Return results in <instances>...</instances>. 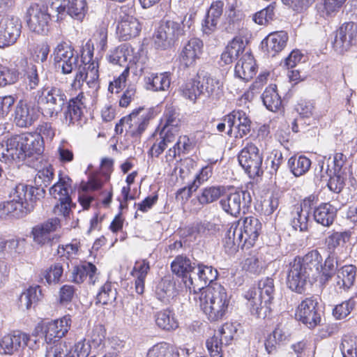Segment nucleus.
I'll list each match as a JSON object with an SVG mask.
<instances>
[{"instance_id": "nucleus-34", "label": "nucleus", "mask_w": 357, "mask_h": 357, "mask_svg": "<svg viewBox=\"0 0 357 357\" xmlns=\"http://www.w3.org/2000/svg\"><path fill=\"white\" fill-rule=\"evenodd\" d=\"M59 224V218H52L33 227L31 233L34 241L39 244H45L50 240L49 234L56 231Z\"/></svg>"}, {"instance_id": "nucleus-50", "label": "nucleus", "mask_w": 357, "mask_h": 357, "mask_svg": "<svg viewBox=\"0 0 357 357\" xmlns=\"http://www.w3.org/2000/svg\"><path fill=\"white\" fill-rule=\"evenodd\" d=\"M276 3L271 2L252 15V20L259 25H266L275 19Z\"/></svg>"}, {"instance_id": "nucleus-51", "label": "nucleus", "mask_w": 357, "mask_h": 357, "mask_svg": "<svg viewBox=\"0 0 357 357\" xmlns=\"http://www.w3.org/2000/svg\"><path fill=\"white\" fill-rule=\"evenodd\" d=\"M24 79L27 89L33 90L39 86L41 80L36 65L33 63L27 65L24 70Z\"/></svg>"}, {"instance_id": "nucleus-61", "label": "nucleus", "mask_w": 357, "mask_h": 357, "mask_svg": "<svg viewBox=\"0 0 357 357\" xmlns=\"http://www.w3.org/2000/svg\"><path fill=\"white\" fill-rule=\"evenodd\" d=\"M63 272V266L60 263L52 264L43 273V277L48 284L59 282Z\"/></svg>"}, {"instance_id": "nucleus-18", "label": "nucleus", "mask_w": 357, "mask_h": 357, "mask_svg": "<svg viewBox=\"0 0 357 357\" xmlns=\"http://www.w3.org/2000/svg\"><path fill=\"white\" fill-rule=\"evenodd\" d=\"M357 43V24L350 22L344 23L335 32L333 47L339 54L347 52Z\"/></svg>"}, {"instance_id": "nucleus-46", "label": "nucleus", "mask_w": 357, "mask_h": 357, "mask_svg": "<svg viewBox=\"0 0 357 357\" xmlns=\"http://www.w3.org/2000/svg\"><path fill=\"white\" fill-rule=\"evenodd\" d=\"M264 106L271 112L278 111L282 105V100L277 91L276 85L266 87L261 95Z\"/></svg>"}, {"instance_id": "nucleus-22", "label": "nucleus", "mask_w": 357, "mask_h": 357, "mask_svg": "<svg viewBox=\"0 0 357 357\" xmlns=\"http://www.w3.org/2000/svg\"><path fill=\"white\" fill-rule=\"evenodd\" d=\"M58 17L62 19L66 15L82 22L88 11L86 0H62L56 8Z\"/></svg>"}, {"instance_id": "nucleus-25", "label": "nucleus", "mask_w": 357, "mask_h": 357, "mask_svg": "<svg viewBox=\"0 0 357 357\" xmlns=\"http://www.w3.org/2000/svg\"><path fill=\"white\" fill-rule=\"evenodd\" d=\"M197 262H192L191 259L184 255H178L171 263V270L174 274L181 278L186 289L188 286L186 280L193 278L194 270L196 268Z\"/></svg>"}, {"instance_id": "nucleus-49", "label": "nucleus", "mask_w": 357, "mask_h": 357, "mask_svg": "<svg viewBox=\"0 0 357 357\" xmlns=\"http://www.w3.org/2000/svg\"><path fill=\"white\" fill-rule=\"evenodd\" d=\"M40 296V286L30 287L20 294L18 299L19 305L21 308L29 310L38 303Z\"/></svg>"}, {"instance_id": "nucleus-62", "label": "nucleus", "mask_w": 357, "mask_h": 357, "mask_svg": "<svg viewBox=\"0 0 357 357\" xmlns=\"http://www.w3.org/2000/svg\"><path fill=\"white\" fill-rule=\"evenodd\" d=\"M179 143L176 142L175 144L167 151L166 158L167 161H173L176 156H180L181 154H186L190 149L191 143L188 137L184 136L183 144L182 149L179 148Z\"/></svg>"}, {"instance_id": "nucleus-59", "label": "nucleus", "mask_w": 357, "mask_h": 357, "mask_svg": "<svg viewBox=\"0 0 357 357\" xmlns=\"http://www.w3.org/2000/svg\"><path fill=\"white\" fill-rule=\"evenodd\" d=\"M160 141L158 143H155L151 147L149 151V154L151 155V157H159L163 151L167 147L169 143L172 142L175 137H174L173 135H166L160 132Z\"/></svg>"}, {"instance_id": "nucleus-14", "label": "nucleus", "mask_w": 357, "mask_h": 357, "mask_svg": "<svg viewBox=\"0 0 357 357\" xmlns=\"http://www.w3.org/2000/svg\"><path fill=\"white\" fill-rule=\"evenodd\" d=\"M88 54L89 55V59L86 62V58L82 57V62L84 63V66L82 68L79 66L78 71L72 83V87L75 89L80 88L84 82H86L90 88L98 89V64L93 61L91 62L93 57V52L89 51Z\"/></svg>"}, {"instance_id": "nucleus-9", "label": "nucleus", "mask_w": 357, "mask_h": 357, "mask_svg": "<svg viewBox=\"0 0 357 357\" xmlns=\"http://www.w3.org/2000/svg\"><path fill=\"white\" fill-rule=\"evenodd\" d=\"M239 165L251 178L263 174V156L254 144H248L238 153Z\"/></svg>"}, {"instance_id": "nucleus-12", "label": "nucleus", "mask_w": 357, "mask_h": 357, "mask_svg": "<svg viewBox=\"0 0 357 357\" xmlns=\"http://www.w3.org/2000/svg\"><path fill=\"white\" fill-rule=\"evenodd\" d=\"M25 17L27 26L31 31L42 35L48 32L51 15L47 6L39 4L30 6Z\"/></svg>"}, {"instance_id": "nucleus-39", "label": "nucleus", "mask_w": 357, "mask_h": 357, "mask_svg": "<svg viewBox=\"0 0 357 357\" xmlns=\"http://www.w3.org/2000/svg\"><path fill=\"white\" fill-rule=\"evenodd\" d=\"M96 271V266L93 264L84 261L73 268L70 276L71 281L79 284L83 282L88 277L89 282L94 284V277Z\"/></svg>"}, {"instance_id": "nucleus-15", "label": "nucleus", "mask_w": 357, "mask_h": 357, "mask_svg": "<svg viewBox=\"0 0 357 357\" xmlns=\"http://www.w3.org/2000/svg\"><path fill=\"white\" fill-rule=\"evenodd\" d=\"M196 267L197 272L194 273L193 278H190L186 280L190 293L197 294L202 292L208 285L215 281L218 276V272L211 266L205 265L203 263H197Z\"/></svg>"}, {"instance_id": "nucleus-58", "label": "nucleus", "mask_w": 357, "mask_h": 357, "mask_svg": "<svg viewBox=\"0 0 357 357\" xmlns=\"http://www.w3.org/2000/svg\"><path fill=\"white\" fill-rule=\"evenodd\" d=\"M69 355L70 349L66 342H57L47 346L45 357H69Z\"/></svg>"}, {"instance_id": "nucleus-6", "label": "nucleus", "mask_w": 357, "mask_h": 357, "mask_svg": "<svg viewBox=\"0 0 357 357\" xmlns=\"http://www.w3.org/2000/svg\"><path fill=\"white\" fill-rule=\"evenodd\" d=\"M167 20L162 22L154 35V45L157 50H165L172 47L178 38L185 35L192 25L191 15Z\"/></svg>"}, {"instance_id": "nucleus-47", "label": "nucleus", "mask_w": 357, "mask_h": 357, "mask_svg": "<svg viewBox=\"0 0 357 357\" xmlns=\"http://www.w3.org/2000/svg\"><path fill=\"white\" fill-rule=\"evenodd\" d=\"M287 163L291 172L296 177L307 173L312 164L311 160L303 155L291 156Z\"/></svg>"}, {"instance_id": "nucleus-42", "label": "nucleus", "mask_w": 357, "mask_h": 357, "mask_svg": "<svg viewBox=\"0 0 357 357\" xmlns=\"http://www.w3.org/2000/svg\"><path fill=\"white\" fill-rule=\"evenodd\" d=\"M177 294L176 283L171 277L162 278L156 287L155 295L158 300L163 303L169 302Z\"/></svg>"}, {"instance_id": "nucleus-64", "label": "nucleus", "mask_w": 357, "mask_h": 357, "mask_svg": "<svg viewBox=\"0 0 357 357\" xmlns=\"http://www.w3.org/2000/svg\"><path fill=\"white\" fill-rule=\"evenodd\" d=\"M356 304L354 299H349L341 304L337 305L333 310V314L337 319H342L347 317L354 309Z\"/></svg>"}, {"instance_id": "nucleus-38", "label": "nucleus", "mask_w": 357, "mask_h": 357, "mask_svg": "<svg viewBox=\"0 0 357 357\" xmlns=\"http://www.w3.org/2000/svg\"><path fill=\"white\" fill-rule=\"evenodd\" d=\"M357 268L354 265H344L340 268L336 269L335 275V283L340 289H349L353 286L356 276Z\"/></svg>"}, {"instance_id": "nucleus-41", "label": "nucleus", "mask_w": 357, "mask_h": 357, "mask_svg": "<svg viewBox=\"0 0 357 357\" xmlns=\"http://www.w3.org/2000/svg\"><path fill=\"white\" fill-rule=\"evenodd\" d=\"M154 319L155 324L163 331H174L178 327V322L175 317L173 310L166 308L155 313Z\"/></svg>"}, {"instance_id": "nucleus-31", "label": "nucleus", "mask_w": 357, "mask_h": 357, "mask_svg": "<svg viewBox=\"0 0 357 357\" xmlns=\"http://www.w3.org/2000/svg\"><path fill=\"white\" fill-rule=\"evenodd\" d=\"M245 44L241 36L234 37L227 45L221 54V62L225 65L231 63L234 60L241 57L245 53Z\"/></svg>"}, {"instance_id": "nucleus-53", "label": "nucleus", "mask_w": 357, "mask_h": 357, "mask_svg": "<svg viewBox=\"0 0 357 357\" xmlns=\"http://www.w3.org/2000/svg\"><path fill=\"white\" fill-rule=\"evenodd\" d=\"M128 56V47L126 44H123L111 51L107 56V59L110 63L123 66L127 62Z\"/></svg>"}, {"instance_id": "nucleus-45", "label": "nucleus", "mask_w": 357, "mask_h": 357, "mask_svg": "<svg viewBox=\"0 0 357 357\" xmlns=\"http://www.w3.org/2000/svg\"><path fill=\"white\" fill-rule=\"evenodd\" d=\"M310 214L301 208L294 206L291 211L290 224L296 231L305 232L308 230Z\"/></svg>"}, {"instance_id": "nucleus-11", "label": "nucleus", "mask_w": 357, "mask_h": 357, "mask_svg": "<svg viewBox=\"0 0 357 357\" xmlns=\"http://www.w3.org/2000/svg\"><path fill=\"white\" fill-rule=\"evenodd\" d=\"M66 179L65 178L60 177L59 181L49 189L50 194L59 201V203L54 207V213L58 215H63L66 218L69 217L71 208L75 206L69 195L70 185L68 181L70 179L68 177Z\"/></svg>"}, {"instance_id": "nucleus-55", "label": "nucleus", "mask_w": 357, "mask_h": 357, "mask_svg": "<svg viewBox=\"0 0 357 357\" xmlns=\"http://www.w3.org/2000/svg\"><path fill=\"white\" fill-rule=\"evenodd\" d=\"M116 290L111 282H106L97 294V303L107 305L114 301L116 298Z\"/></svg>"}, {"instance_id": "nucleus-33", "label": "nucleus", "mask_w": 357, "mask_h": 357, "mask_svg": "<svg viewBox=\"0 0 357 357\" xmlns=\"http://www.w3.org/2000/svg\"><path fill=\"white\" fill-rule=\"evenodd\" d=\"M84 95L79 93L77 96L67 100V107L63 112L66 123L73 124L81 119L83 114L84 102L82 99Z\"/></svg>"}, {"instance_id": "nucleus-54", "label": "nucleus", "mask_w": 357, "mask_h": 357, "mask_svg": "<svg viewBox=\"0 0 357 357\" xmlns=\"http://www.w3.org/2000/svg\"><path fill=\"white\" fill-rule=\"evenodd\" d=\"M243 268L250 273L259 275L264 268V261L259 255L258 257L256 255H249L243 261Z\"/></svg>"}, {"instance_id": "nucleus-19", "label": "nucleus", "mask_w": 357, "mask_h": 357, "mask_svg": "<svg viewBox=\"0 0 357 357\" xmlns=\"http://www.w3.org/2000/svg\"><path fill=\"white\" fill-rule=\"evenodd\" d=\"M204 43L198 38H192L183 43L178 51V59L185 68L194 66L203 52Z\"/></svg>"}, {"instance_id": "nucleus-63", "label": "nucleus", "mask_w": 357, "mask_h": 357, "mask_svg": "<svg viewBox=\"0 0 357 357\" xmlns=\"http://www.w3.org/2000/svg\"><path fill=\"white\" fill-rule=\"evenodd\" d=\"M222 340L218 335H214L206 342V348L211 357H222Z\"/></svg>"}, {"instance_id": "nucleus-48", "label": "nucleus", "mask_w": 357, "mask_h": 357, "mask_svg": "<svg viewBox=\"0 0 357 357\" xmlns=\"http://www.w3.org/2000/svg\"><path fill=\"white\" fill-rule=\"evenodd\" d=\"M146 357H180V354L177 348L162 342L152 346L148 350Z\"/></svg>"}, {"instance_id": "nucleus-16", "label": "nucleus", "mask_w": 357, "mask_h": 357, "mask_svg": "<svg viewBox=\"0 0 357 357\" xmlns=\"http://www.w3.org/2000/svg\"><path fill=\"white\" fill-rule=\"evenodd\" d=\"M318 304L317 297L310 296L303 300L296 310L298 320L309 328H314L321 322L322 311Z\"/></svg>"}, {"instance_id": "nucleus-20", "label": "nucleus", "mask_w": 357, "mask_h": 357, "mask_svg": "<svg viewBox=\"0 0 357 357\" xmlns=\"http://www.w3.org/2000/svg\"><path fill=\"white\" fill-rule=\"evenodd\" d=\"M197 78L202 96L213 102H217L222 97V89L219 80L203 70L197 73Z\"/></svg>"}, {"instance_id": "nucleus-43", "label": "nucleus", "mask_w": 357, "mask_h": 357, "mask_svg": "<svg viewBox=\"0 0 357 357\" xmlns=\"http://www.w3.org/2000/svg\"><path fill=\"white\" fill-rule=\"evenodd\" d=\"M150 270L149 261L146 259L136 261L131 271V275L135 278L136 292L142 294L144 290V281Z\"/></svg>"}, {"instance_id": "nucleus-36", "label": "nucleus", "mask_w": 357, "mask_h": 357, "mask_svg": "<svg viewBox=\"0 0 357 357\" xmlns=\"http://www.w3.org/2000/svg\"><path fill=\"white\" fill-rule=\"evenodd\" d=\"M145 88L152 91H167L171 84V73L164 72L161 73H152L150 76L144 77Z\"/></svg>"}, {"instance_id": "nucleus-60", "label": "nucleus", "mask_w": 357, "mask_h": 357, "mask_svg": "<svg viewBox=\"0 0 357 357\" xmlns=\"http://www.w3.org/2000/svg\"><path fill=\"white\" fill-rule=\"evenodd\" d=\"M239 119L237 121V125L235 127V137L242 138L248 135L251 129V121L246 115L245 112L240 110Z\"/></svg>"}, {"instance_id": "nucleus-4", "label": "nucleus", "mask_w": 357, "mask_h": 357, "mask_svg": "<svg viewBox=\"0 0 357 357\" xmlns=\"http://www.w3.org/2000/svg\"><path fill=\"white\" fill-rule=\"evenodd\" d=\"M258 293L257 296L255 291L250 289L245 294L250 313L257 318L269 317L275 294L273 278H261L258 282Z\"/></svg>"}, {"instance_id": "nucleus-26", "label": "nucleus", "mask_w": 357, "mask_h": 357, "mask_svg": "<svg viewBox=\"0 0 357 357\" xmlns=\"http://www.w3.org/2000/svg\"><path fill=\"white\" fill-rule=\"evenodd\" d=\"M288 35L285 31L273 32L261 43V49L268 55L274 56L287 45Z\"/></svg>"}, {"instance_id": "nucleus-44", "label": "nucleus", "mask_w": 357, "mask_h": 357, "mask_svg": "<svg viewBox=\"0 0 357 357\" xmlns=\"http://www.w3.org/2000/svg\"><path fill=\"white\" fill-rule=\"evenodd\" d=\"M224 192V186L208 185L201 189L197 199L199 204L205 206L218 200Z\"/></svg>"}, {"instance_id": "nucleus-28", "label": "nucleus", "mask_w": 357, "mask_h": 357, "mask_svg": "<svg viewBox=\"0 0 357 357\" xmlns=\"http://www.w3.org/2000/svg\"><path fill=\"white\" fill-rule=\"evenodd\" d=\"M262 225L259 220L254 216L245 218L243 226L238 227L243 233V244H247V248L254 245L258 239Z\"/></svg>"}, {"instance_id": "nucleus-10", "label": "nucleus", "mask_w": 357, "mask_h": 357, "mask_svg": "<svg viewBox=\"0 0 357 357\" xmlns=\"http://www.w3.org/2000/svg\"><path fill=\"white\" fill-rule=\"evenodd\" d=\"M252 203V197L248 190H235L222 196L220 205L227 214L238 217L241 213H245Z\"/></svg>"}, {"instance_id": "nucleus-57", "label": "nucleus", "mask_w": 357, "mask_h": 357, "mask_svg": "<svg viewBox=\"0 0 357 357\" xmlns=\"http://www.w3.org/2000/svg\"><path fill=\"white\" fill-rule=\"evenodd\" d=\"M340 349L342 357H357V337L344 336Z\"/></svg>"}, {"instance_id": "nucleus-32", "label": "nucleus", "mask_w": 357, "mask_h": 357, "mask_svg": "<svg viewBox=\"0 0 357 357\" xmlns=\"http://www.w3.org/2000/svg\"><path fill=\"white\" fill-rule=\"evenodd\" d=\"M180 124L179 114L173 107H168L165 109L162 117L160 119L159 128L160 132L166 135H173L175 137L178 132Z\"/></svg>"}, {"instance_id": "nucleus-24", "label": "nucleus", "mask_w": 357, "mask_h": 357, "mask_svg": "<svg viewBox=\"0 0 357 357\" xmlns=\"http://www.w3.org/2000/svg\"><path fill=\"white\" fill-rule=\"evenodd\" d=\"M257 67L253 55L250 52H245L238 59L234 68L236 77L248 82L256 75Z\"/></svg>"}, {"instance_id": "nucleus-37", "label": "nucleus", "mask_w": 357, "mask_h": 357, "mask_svg": "<svg viewBox=\"0 0 357 357\" xmlns=\"http://www.w3.org/2000/svg\"><path fill=\"white\" fill-rule=\"evenodd\" d=\"M141 24L139 21L132 17H127L119 22L117 26V33L121 40L126 41L137 36L141 31Z\"/></svg>"}, {"instance_id": "nucleus-23", "label": "nucleus", "mask_w": 357, "mask_h": 357, "mask_svg": "<svg viewBox=\"0 0 357 357\" xmlns=\"http://www.w3.org/2000/svg\"><path fill=\"white\" fill-rule=\"evenodd\" d=\"M38 109L33 102L20 100L15 111V122L18 127L26 128L31 126L38 119Z\"/></svg>"}, {"instance_id": "nucleus-17", "label": "nucleus", "mask_w": 357, "mask_h": 357, "mask_svg": "<svg viewBox=\"0 0 357 357\" xmlns=\"http://www.w3.org/2000/svg\"><path fill=\"white\" fill-rule=\"evenodd\" d=\"M22 31L20 20L15 16H7L0 20V48L14 45Z\"/></svg>"}, {"instance_id": "nucleus-56", "label": "nucleus", "mask_w": 357, "mask_h": 357, "mask_svg": "<svg viewBox=\"0 0 357 357\" xmlns=\"http://www.w3.org/2000/svg\"><path fill=\"white\" fill-rule=\"evenodd\" d=\"M197 83L198 82L196 75L194 78L187 81L183 85H182L181 90L183 96L194 102L198 97L202 96L199 84H197Z\"/></svg>"}, {"instance_id": "nucleus-35", "label": "nucleus", "mask_w": 357, "mask_h": 357, "mask_svg": "<svg viewBox=\"0 0 357 357\" xmlns=\"http://www.w3.org/2000/svg\"><path fill=\"white\" fill-rule=\"evenodd\" d=\"M243 233L238 225H231L226 231L222 239L225 248L229 252H235L239 248H247V244H243Z\"/></svg>"}, {"instance_id": "nucleus-30", "label": "nucleus", "mask_w": 357, "mask_h": 357, "mask_svg": "<svg viewBox=\"0 0 357 357\" xmlns=\"http://www.w3.org/2000/svg\"><path fill=\"white\" fill-rule=\"evenodd\" d=\"M337 208L329 202H322L312 211L313 220L319 225L329 227L336 217Z\"/></svg>"}, {"instance_id": "nucleus-1", "label": "nucleus", "mask_w": 357, "mask_h": 357, "mask_svg": "<svg viewBox=\"0 0 357 357\" xmlns=\"http://www.w3.org/2000/svg\"><path fill=\"white\" fill-rule=\"evenodd\" d=\"M333 261L331 258L324 259L314 249L304 256H297L288 265L286 283L292 291L302 294L307 284L312 285L319 280L325 284L333 278Z\"/></svg>"}, {"instance_id": "nucleus-29", "label": "nucleus", "mask_w": 357, "mask_h": 357, "mask_svg": "<svg viewBox=\"0 0 357 357\" xmlns=\"http://www.w3.org/2000/svg\"><path fill=\"white\" fill-rule=\"evenodd\" d=\"M351 234L349 231H333L326 238L325 244L328 251V255L325 259L331 258L333 261V275L335 274L338 261L335 254V249L348 242L350 239Z\"/></svg>"}, {"instance_id": "nucleus-2", "label": "nucleus", "mask_w": 357, "mask_h": 357, "mask_svg": "<svg viewBox=\"0 0 357 357\" xmlns=\"http://www.w3.org/2000/svg\"><path fill=\"white\" fill-rule=\"evenodd\" d=\"M45 150V142L40 135L26 132L16 135L0 143V160L5 163L14 161L34 162L40 161Z\"/></svg>"}, {"instance_id": "nucleus-13", "label": "nucleus", "mask_w": 357, "mask_h": 357, "mask_svg": "<svg viewBox=\"0 0 357 357\" xmlns=\"http://www.w3.org/2000/svg\"><path fill=\"white\" fill-rule=\"evenodd\" d=\"M154 110L152 108L144 109V107H139L126 116V133L134 138L140 137L146 130L149 121L153 117Z\"/></svg>"}, {"instance_id": "nucleus-3", "label": "nucleus", "mask_w": 357, "mask_h": 357, "mask_svg": "<svg viewBox=\"0 0 357 357\" xmlns=\"http://www.w3.org/2000/svg\"><path fill=\"white\" fill-rule=\"evenodd\" d=\"M43 188L24 184L16 185L11 194L12 199L0 202V218H20L34 208V203L45 195Z\"/></svg>"}, {"instance_id": "nucleus-8", "label": "nucleus", "mask_w": 357, "mask_h": 357, "mask_svg": "<svg viewBox=\"0 0 357 357\" xmlns=\"http://www.w3.org/2000/svg\"><path fill=\"white\" fill-rule=\"evenodd\" d=\"M52 56L55 66L61 68L63 75L71 73L78 66L79 54L74 47L66 41L59 42L54 48Z\"/></svg>"}, {"instance_id": "nucleus-7", "label": "nucleus", "mask_w": 357, "mask_h": 357, "mask_svg": "<svg viewBox=\"0 0 357 357\" xmlns=\"http://www.w3.org/2000/svg\"><path fill=\"white\" fill-rule=\"evenodd\" d=\"M35 99L42 114L53 119L62 112L67 102V95L61 87L45 84L36 91Z\"/></svg>"}, {"instance_id": "nucleus-5", "label": "nucleus", "mask_w": 357, "mask_h": 357, "mask_svg": "<svg viewBox=\"0 0 357 357\" xmlns=\"http://www.w3.org/2000/svg\"><path fill=\"white\" fill-rule=\"evenodd\" d=\"M230 296L226 289L215 284L200 293L199 306L211 321H218L224 317L228 308Z\"/></svg>"}, {"instance_id": "nucleus-52", "label": "nucleus", "mask_w": 357, "mask_h": 357, "mask_svg": "<svg viewBox=\"0 0 357 357\" xmlns=\"http://www.w3.org/2000/svg\"><path fill=\"white\" fill-rule=\"evenodd\" d=\"M20 72L15 67H8L0 63V87L13 84L19 79Z\"/></svg>"}, {"instance_id": "nucleus-21", "label": "nucleus", "mask_w": 357, "mask_h": 357, "mask_svg": "<svg viewBox=\"0 0 357 357\" xmlns=\"http://www.w3.org/2000/svg\"><path fill=\"white\" fill-rule=\"evenodd\" d=\"M30 340L28 334L20 331L7 334L0 339V354L11 356L27 346Z\"/></svg>"}, {"instance_id": "nucleus-27", "label": "nucleus", "mask_w": 357, "mask_h": 357, "mask_svg": "<svg viewBox=\"0 0 357 357\" xmlns=\"http://www.w3.org/2000/svg\"><path fill=\"white\" fill-rule=\"evenodd\" d=\"M224 2L218 0L213 2L202 24L203 33L210 35L217 29L223 12Z\"/></svg>"}, {"instance_id": "nucleus-40", "label": "nucleus", "mask_w": 357, "mask_h": 357, "mask_svg": "<svg viewBox=\"0 0 357 357\" xmlns=\"http://www.w3.org/2000/svg\"><path fill=\"white\" fill-rule=\"evenodd\" d=\"M56 324L52 321L39 323L36 326L32 335L36 337L38 336L44 337L45 341L47 344L62 342L60 340L61 337L59 336Z\"/></svg>"}]
</instances>
